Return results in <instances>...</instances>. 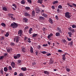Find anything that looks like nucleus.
<instances>
[{"instance_id": "obj_18", "label": "nucleus", "mask_w": 76, "mask_h": 76, "mask_svg": "<svg viewBox=\"0 0 76 76\" xmlns=\"http://www.w3.org/2000/svg\"><path fill=\"white\" fill-rule=\"evenodd\" d=\"M68 34L69 37H72V33H71V32H68Z\"/></svg>"}, {"instance_id": "obj_47", "label": "nucleus", "mask_w": 76, "mask_h": 76, "mask_svg": "<svg viewBox=\"0 0 76 76\" xmlns=\"http://www.w3.org/2000/svg\"><path fill=\"white\" fill-rule=\"evenodd\" d=\"M19 76H23V74L21 73L19 74Z\"/></svg>"}, {"instance_id": "obj_64", "label": "nucleus", "mask_w": 76, "mask_h": 76, "mask_svg": "<svg viewBox=\"0 0 76 76\" xmlns=\"http://www.w3.org/2000/svg\"><path fill=\"white\" fill-rule=\"evenodd\" d=\"M17 72H15V73H14V75H17Z\"/></svg>"}, {"instance_id": "obj_59", "label": "nucleus", "mask_w": 76, "mask_h": 76, "mask_svg": "<svg viewBox=\"0 0 76 76\" xmlns=\"http://www.w3.org/2000/svg\"><path fill=\"white\" fill-rule=\"evenodd\" d=\"M67 39L68 41H71L72 40V39H71V38H67Z\"/></svg>"}, {"instance_id": "obj_56", "label": "nucleus", "mask_w": 76, "mask_h": 76, "mask_svg": "<svg viewBox=\"0 0 76 76\" xmlns=\"http://www.w3.org/2000/svg\"><path fill=\"white\" fill-rule=\"evenodd\" d=\"M14 58H15V59H17V58H18L17 57V56L16 55L15 56H14Z\"/></svg>"}, {"instance_id": "obj_45", "label": "nucleus", "mask_w": 76, "mask_h": 76, "mask_svg": "<svg viewBox=\"0 0 76 76\" xmlns=\"http://www.w3.org/2000/svg\"><path fill=\"white\" fill-rule=\"evenodd\" d=\"M66 71H67V72H70V69L67 68L66 69Z\"/></svg>"}, {"instance_id": "obj_34", "label": "nucleus", "mask_w": 76, "mask_h": 76, "mask_svg": "<svg viewBox=\"0 0 76 76\" xmlns=\"http://www.w3.org/2000/svg\"><path fill=\"white\" fill-rule=\"evenodd\" d=\"M25 9L26 10H29V9H30V7H26Z\"/></svg>"}, {"instance_id": "obj_49", "label": "nucleus", "mask_w": 76, "mask_h": 76, "mask_svg": "<svg viewBox=\"0 0 76 76\" xmlns=\"http://www.w3.org/2000/svg\"><path fill=\"white\" fill-rule=\"evenodd\" d=\"M47 46H48V44H44L43 45V47H47Z\"/></svg>"}, {"instance_id": "obj_5", "label": "nucleus", "mask_w": 76, "mask_h": 76, "mask_svg": "<svg viewBox=\"0 0 76 76\" xmlns=\"http://www.w3.org/2000/svg\"><path fill=\"white\" fill-rule=\"evenodd\" d=\"M43 1V0H38L37 2L38 3H40V4H42Z\"/></svg>"}, {"instance_id": "obj_58", "label": "nucleus", "mask_w": 76, "mask_h": 76, "mask_svg": "<svg viewBox=\"0 0 76 76\" xmlns=\"http://www.w3.org/2000/svg\"><path fill=\"white\" fill-rule=\"evenodd\" d=\"M37 48L38 49H39V48H41V46H37Z\"/></svg>"}, {"instance_id": "obj_38", "label": "nucleus", "mask_w": 76, "mask_h": 76, "mask_svg": "<svg viewBox=\"0 0 76 76\" xmlns=\"http://www.w3.org/2000/svg\"><path fill=\"white\" fill-rule=\"evenodd\" d=\"M16 56L17 57V58H19L20 57V54H18Z\"/></svg>"}, {"instance_id": "obj_20", "label": "nucleus", "mask_w": 76, "mask_h": 76, "mask_svg": "<svg viewBox=\"0 0 76 76\" xmlns=\"http://www.w3.org/2000/svg\"><path fill=\"white\" fill-rule=\"evenodd\" d=\"M23 20H24L25 22H26V23L28 22V20L27 18H24L23 19Z\"/></svg>"}, {"instance_id": "obj_33", "label": "nucleus", "mask_w": 76, "mask_h": 76, "mask_svg": "<svg viewBox=\"0 0 76 76\" xmlns=\"http://www.w3.org/2000/svg\"><path fill=\"white\" fill-rule=\"evenodd\" d=\"M62 42H63V43H65V42H66V40L65 39H62Z\"/></svg>"}, {"instance_id": "obj_2", "label": "nucleus", "mask_w": 76, "mask_h": 76, "mask_svg": "<svg viewBox=\"0 0 76 76\" xmlns=\"http://www.w3.org/2000/svg\"><path fill=\"white\" fill-rule=\"evenodd\" d=\"M65 16L67 18H70V16L69 15V12H66L65 13Z\"/></svg>"}, {"instance_id": "obj_1", "label": "nucleus", "mask_w": 76, "mask_h": 76, "mask_svg": "<svg viewBox=\"0 0 76 76\" xmlns=\"http://www.w3.org/2000/svg\"><path fill=\"white\" fill-rule=\"evenodd\" d=\"M11 26L12 27H13V28H15L18 27V24L16 23L15 22H13V23L11 24Z\"/></svg>"}, {"instance_id": "obj_62", "label": "nucleus", "mask_w": 76, "mask_h": 76, "mask_svg": "<svg viewBox=\"0 0 76 76\" xmlns=\"http://www.w3.org/2000/svg\"><path fill=\"white\" fill-rule=\"evenodd\" d=\"M36 64V63L35 62H34L32 64V65L34 66V65H35Z\"/></svg>"}, {"instance_id": "obj_28", "label": "nucleus", "mask_w": 76, "mask_h": 76, "mask_svg": "<svg viewBox=\"0 0 76 76\" xmlns=\"http://www.w3.org/2000/svg\"><path fill=\"white\" fill-rule=\"evenodd\" d=\"M9 35V32H7L6 34H5V36L6 37H7Z\"/></svg>"}, {"instance_id": "obj_44", "label": "nucleus", "mask_w": 76, "mask_h": 76, "mask_svg": "<svg viewBox=\"0 0 76 76\" xmlns=\"http://www.w3.org/2000/svg\"><path fill=\"white\" fill-rule=\"evenodd\" d=\"M53 63V61H51L49 63V64H51Z\"/></svg>"}, {"instance_id": "obj_22", "label": "nucleus", "mask_w": 76, "mask_h": 76, "mask_svg": "<svg viewBox=\"0 0 76 76\" xmlns=\"http://www.w3.org/2000/svg\"><path fill=\"white\" fill-rule=\"evenodd\" d=\"M39 18L40 20H44L45 18L44 17L40 16L39 17Z\"/></svg>"}, {"instance_id": "obj_27", "label": "nucleus", "mask_w": 76, "mask_h": 76, "mask_svg": "<svg viewBox=\"0 0 76 76\" xmlns=\"http://www.w3.org/2000/svg\"><path fill=\"white\" fill-rule=\"evenodd\" d=\"M21 4H25V0H22L21 1Z\"/></svg>"}, {"instance_id": "obj_29", "label": "nucleus", "mask_w": 76, "mask_h": 76, "mask_svg": "<svg viewBox=\"0 0 76 76\" xmlns=\"http://www.w3.org/2000/svg\"><path fill=\"white\" fill-rule=\"evenodd\" d=\"M53 4H55L58 3V1H54L53 2Z\"/></svg>"}, {"instance_id": "obj_13", "label": "nucleus", "mask_w": 76, "mask_h": 76, "mask_svg": "<svg viewBox=\"0 0 76 76\" xmlns=\"http://www.w3.org/2000/svg\"><path fill=\"white\" fill-rule=\"evenodd\" d=\"M65 56V55H63L62 56V59L63 60H64V61H65V60H66V57Z\"/></svg>"}, {"instance_id": "obj_15", "label": "nucleus", "mask_w": 76, "mask_h": 76, "mask_svg": "<svg viewBox=\"0 0 76 76\" xmlns=\"http://www.w3.org/2000/svg\"><path fill=\"white\" fill-rule=\"evenodd\" d=\"M1 25L3 27H5L6 26V24L5 23H1Z\"/></svg>"}, {"instance_id": "obj_57", "label": "nucleus", "mask_w": 76, "mask_h": 76, "mask_svg": "<svg viewBox=\"0 0 76 76\" xmlns=\"http://www.w3.org/2000/svg\"><path fill=\"white\" fill-rule=\"evenodd\" d=\"M68 5H69V7H73V6L71 5H70L69 4H68Z\"/></svg>"}, {"instance_id": "obj_53", "label": "nucleus", "mask_w": 76, "mask_h": 76, "mask_svg": "<svg viewBox=\"0 0 76 76\" xmlns=\"http://www.w3.org/2000/svg\"><path fill=\"white\" fill-rule=\"evenodd\" d=\"M72 5L73 6H74V7H76V4L74 3L72 4Z\"/></svg>"}, {"instance_id": "obj_36", "label": "nucleus", "mask_w": 76, "mask_h": 76, "mask_svg": "<svg viewBox=\"0 0 76 76\" xmlns=\"http://www.w3.org/2000/svg\"><path fill=\"white\" fill-rule=\"evenodd\" d=\"M58 8H59V9H62V6H61V5H59L58 6Z\"/></svg>"}, {"instance_id": "obj_4", "label": "nucleus", "mask_w": 76, "mask_h": 76, "mask_svg": "<svg viewBox=\"0 0 76 76\" xmlns=\"http://www.w3.org/2000/svg\"><path fill=\"white\" fill-rule=\"evenodd\" d=\"M11 66H12V68H15V67L16 65L15 64V62H12L11 64Z\"/></svg>"}, {"instance_id": "obj_11", "label": "nucleus", "mask_w": 76, "mask_h": 76, "mask_svg": "<svg viewBox=\"0 0 76 76\" xmlns=\"http://www.w3.org/2000/svg\"><path fill=\"white\" fill-rule=\"evenodd\" d=\"M56 37H60V34L59 32H57L56 34Z\"/></svg>"}, {"instance_id": "obj_39", "label": "nucleus", "mask_w": 76, "mask_h": 76, "mask_svg": "<svg viewBox=\"0 0 76 76\" xmlns=\"http://www.w3.org/2000/svg\"><path fill=\"white\" fill-rule=\"evenodd\" d=\"M4 57V56H1L0 57V60H3Z\"/></svg>"}, {"instance_id": "obj_35", "label": "nucleus", "mask_w": 76, "mask_h": 76, "mask_svg": "<svg viewBox=\"0 0 76 76\" xmlns=\"http://www.w3.org/2000/svg\"><path fill=\"white\" fill-rule=\"evenodd\" d=\"M8 16H10V17H11L12 16H14V15H13V14H8Z\"/></svg>"}, {"instance_id": "obj_31", "label": "nucleus", "mask_w": 76, "mask_h": 76, "mask_svg": "<svg viewBox=\"0 0 76 76\" xmlns=\"http://www.w3.org/2000/svg\"><path fill=\"white\" fill-rule=\"evenodd\" d=\"M4 39V37H1L0 38V40H1V41H3Z\"/></svg>"}, {"instance_id": "obj_48", "label": "nucleus", "mask_w": 76, "mask_h": 76, "mask_svg": "<svg viewBox=\"0 0 76 76\" xmlns=\"http://www.w3.org/2000/svg\"><path fill=\"white\" fill-rule=\"evenodd\" d=\"M11 45H12V46H13V45H15V43L13 42H11L10 43Z\"/></svg>"}, {"instance_id": "obj_60", "label": "nucleus", "mask_w": 76, "mask_h": 76, "mask_svg": "<svg viewBox=\"0 0 76 76\" xmlns=\"http://www.w3.org/2000/svg\"><path fill=\"white\" fill-rule=\"evenodd\" d=\"M55 18H56V19H57V20H58V16H56L55 17Z\"/></svg>"}, {"instance_id": "obj_32", "label": "nucleus", "mask_w": 76, "mask_h": 76, "mask_svg": "<svg viewBox=\"0 0 76 76\" xmlns=\"http://www.w3.org/2000/svg\"><path fill=\"white\" fill-rule=\"evenodd\" d=\"M37 35H38L37 34H33L32 37H36L37 36Z\"/></svg>"}, {"instance_id": "obj_41", "label": "nucleus", "mask_w": 76, "mask_h": 76, "mask_svg": "<svg viewBox=\"0 0 76 76\" xmlns=\"http://www.w3.org/2000/svg\"><path fill=\"white\" fill-rule=\"evenodd\" d=\"M0 73L1 74H3V68H2L1 69V71H0Z\"/></svg>"}, {"instance_id": "obj_25", "label": "nucleus", "mask_w": 76, "mask_h": 76, "mask_svg": "<svg viewBox=\"0 0 76 76\" xmlns=\"http://www.w3.org/2000/svg\"><path fill=\"white\" fill-rule=\"evenodd\" d=\"M3 10L4 11H7V8L6 7H3L2 8Z\"/></svg>"}, {"instance_id": "obj_43", "label": "nucleus", "mask_w": 76, "mask_h": 76, "mask_svg": "<svg viewBox=\"0 0 76 76\" xmlns=\"http://www.w3.org/2000/svg\"><path fill=\"white\" fill-rule=\"evenodd\" d=\"M12 6L14 7L15 9H16V5L15 4H13L12 5Z\"/></svg>"}, {"instance_id": "obj_6", "label": "nucleus", "mask_w": 76, "mask_h": 76, "mask_svg": "<svg viewBox=\"0 0 76 76\" xmlns=\"http://www.w3.org/2000/svg\"><path fill=\"white\" fill-rule=\"evenodd\" d=\"M41 15L43 16V17H45V18H47V15L44 14V13H41Z\"/></svg>"}, {"instance_id": "obj_63", "label": "nucleus", "mask_w": 76, "mask_h": 76, "mask_svg": "<svg viewBox=\"0 0 76 76\" xmlns=\"http://www.w3.org/2000/svg\"><path fill=\"white\" fill-rule=\"evenodd\" d=\"M69 30H70V31H71L72 29V27H69Z\"/></svg>"}, {"instance_id": "obj_8", "label": "nucleus", "mask_w": 76, "mask_h": 76, "mask_svg": "<svg viewBox=\"0 0 76 76\" xmlns=\"http://www.w3.org/2000/svg\"><path fill=\"white\" fill-rule=\"evenodd\" d=\"M35 11L37 13H39V10L38 8H36Z\"/></svg>"}, {"instance_id": "obj_14", "label": "nucleus", "mask_w": 76, "mask_h": 76, "mask_svg": "<svg viewBox=\"0 0 76 76\" xmlns=\"http://www.w3.org/2000/svg\"><path fill=\"white\" fill-rule=\"evenodd\" d=\"M49 21L50 23H51L52 24H53V21L52 20V19H50V18H49Z\"/></svg>"}, {"instance_id": "obj_46", "label": "nucleus", "mask_w": 76, "mask_h": 76, "mask_svg": "<svg viewBox=\"0 0 76 76\" xmlns=\"http://www.w3.org/2000/svg\"><path fill=\"white\" fill-rule=\"evenodd\" d=\"M42 54H46V53H47V52L45 51H42Z\"/></svg>"}, {"instance_id": "obj_61", "label": "nucleus", "mask_w": 76, "mask_h": 76, "mask_svg": "<svg viewBox=\"0 0 76 76\" xmlns=\"http://www.w3.org/2000/svg\"><path fill=\"white\" fill-rule=\"evenodd\" d=\"M57 12H60V9H59V8H57Z\"/></svg>"}, {"instance_id": "obj_26", "label": "nucleus", "mask_w": 76, "mask_h": 76, "mask_svg": "<svg viewBox=\"0 0 76 76\" xmlns=\"http://www.w3.org/2000/svg\"><path fill=\"white\" fill-rule=\"evenodd\" d=\"M18 64L20 66V64H21V61L20 60H18Z\"/></svg>"}, {"instance_id": "obj_54", "label": "nucleus", "mask_w": 76, "mask_h": 76, "mask_svg": "<svg viewBox=\"0 0 76 76\" xmlns=\"http://www.w3.org/2000/svg\"><path fill=\"white\" fill-rule=\"evenodd\" d=\"M58 51L59 53H61V52H62V50H58Z\"/></svg>"}, {"instance_id": "obj_24", "label": "nucleus", "mask_w": 76, "mask_h": 76, "mask_svg": "<svg viewBox=\"0 0 76 76\" xmlns=\"http://www.w3.org/2000/svg\"><path fill=\"white\" fill-rule=\"evenodd\" d=\"M8 69L9 70H12V68L10 66H9L8 67Z\"/></svg>"}, {"instance_id": "obj_10", "label": "nucleus", "mask_w": 76, "mask_h": 76, "mask_svg": "<svg viewBox=\"0 0 76 76\" xmlns=\"http://www.w3.org/2000/svg\"><path fill=\"white\" fill-rule=\"evenodd\" d=\"M53 35V34H50L48 35V39H50L51 37H52Z\"/></svg>"}, {"instance_id": "obj_3", "label": "nucleus", "mask_w": 76, "mask_h": 76, "mask_svg": "<svg viewBox=\"0 0 76 76\" xmlns=\"http://www.w3.org/2000/svg\"><path fill=\"white\" fill-rule=\"evenodd\" d=\"M18 34L20 35V36L21 37L22 35V30H20L18 31Z\"/></svg>"}, {"instance_id": "obj_40", "label": "nucleus", "mask_w": 76, "mask_h": 76, "mask_svg": "<svg viewBox=\"0 0 76 76\" xmlns=\"http://www.w3.org/2000/svg\"><path fill=\"white\" fill-rule=\"evenodd\" d=\"M30 40L31 39H30V38H28V42H29V43H31V41H30Z\"/></svg>"}, {"instance_id": "obj_30", "label": "nucleus", "mask_w": 76, "mask_h": 76, "mask_svg": "<svg viewBox=\"0 0 76 76\" xmlns=\"http://www.w3.org/2000/svg\"><path fill=\"white\" fill-rule=\"evenodd\" d=\"M12 51V49H7V51L8 53H10V51Z\"/></svg>"}, {"instance_id": "obj_55", "label": "nucleus", "mask_w": 76, "mask_h": 76, "mask_svg": "<svg viewBox=\"0 0 76 76\" xmlns=\"http://www.w3.org/2000/svg\"><path fill=\"white\" fill-rule=\"evenodd\" d=\"M71 31H72V32H75V30L73 29H72L71 30Z\"/></svg>"}, {"instance_id": "obj_37", "label": "nucleus", "mask_w": 76, "mask_h": 76, "mask_svg": "<svg viewBox=\"0 0 76 76\" xmlns=\"http://www.w3.org/2000/svg\"><path fill=\"white\" fill-rule=\"evenodd\" d=\"M57 29L58 32H61V29H60V28L58 27L57 28Z\"/></svg>"}, {"instance_id": "obj_42", "label": "nucleus", "mask_w": 76, "mask_h": 76, "mask_svg": "<svg viewBox=\"0 0 76 76\" xmlns=\"http://www.w3.org/2000/svg\"><path fill=\"white\" fill-rule=\"evenodd\" d=\"M72 27L73 28H76V25H73Z\"/></svg>"}, {"instance_id": "obj_7", "label": "nucleus", "mask_w": 76, "mask_h": 76, "mask_svg": "<svg viewBox=\"0 0 76 76\" xmlns=\"http://www.w3.org/2000/svg\"><path fill=\"white\" fill-rule=\"evenodd\" d=\"M24 16H30L31 15L27 12H25L24 13Z\"/></svg>"}, {"instance_id": "obj_9", "label": "nucleus", "mask_w": 76, "mask_h": 76, "mask_svg": "<svg viewBox=\"0 0 76 76\" xmlns=\"http://www.w3.org/2000/svg\"><path fill=\"white\" fill-rule=\"evenodd\" d=\"M35 11H33L32 12V17H34L35 16Z\"/></svg>"}, {"instance_id": "obj_19", "label": "nucleus", "mask_w": 76, "mask_h": 76, "mask_svg": "<svg viewBox=\"0 0 76 76\" xmlns=\"http://www.w3.org/2000/svg\"><path fill=\"white\" fill-rule=\"evenodd\" d=\"M30 51L31 53H34V51H33V48L31 47L30 48Z\"/></svg>"}, {"instance_id": "obj_16", "label": "nucleus", "mask_w": 76, "mask_h": 76, "mask_svg": "<svg viewBox=\"0 0 76 76\" xmlns=\"http://www.w3.org/2000/svg\"><path fill=\"white\" fill-rule=\"evenodd\" d=\"M21 69L22 70H23V71H26V68H23V67H22L21 68Z\"/></svg>"}, {"instance_id": "obj_12", "label": "nucleus", "mask_w": 76, "mask_h": 76, "mask_svg": "<svg viewBox=\"0 0 76 76\" xmlns=\"http://www.w3.org/2000/svg\"><path fill=\"white\" fill-rule=\"evenodd\" d=\"M44 73L45 75H48L49 74V72L47 71H44Z\"/></svg>"}, {"instance_id": "obj_51", "label": "nucleus", "mask_w": 76, "mask_h": 76, "mask_svg": "<svg viewBox=\"0 0 76 76\" xmlns=\"http://www.w3.org/2000/svg\"><path fill=\"white\" fill-rule=\"evenodd\" d=\"M46 30H47V28H43V31H46Z\"/></svg>"}, {"instance_id": "obj_50", "label": "nucleus", "mask_w": 76, "mask_h": 76, "mask_svg": "<svg viewBox=\"0 0 76 76\" xmlns=\"http://www.w3.org/2000/svg\"><path fill=\"white\" fill-rule=\"evenodd\" d=\"M28 2L29 3H32V1H31V0H28Z\"/></svg>"}, {"instance_id": "obj_52", "label": "nucleus", "mask_w": 76, "mask_h": 76, "mask_svg": "<svg viewBox=\"0 0 76 76\" xmlns=\"http://www.w3.org/2000/svg\"><path fill=\"white\" fill-rule=\"evenodd\" d=\"M51 8L53 10H54L55 9V7L54 6H52Z\"/></svg>"}, {"instance_id": "obj_17", "label": "nucleus", "mask_w": 76, "mask_h": 76, "mask_svg": "<svg viewBox=\"0 0 76 76\" xmlns=\"http://www.w3.org/2000/svg\"><path fill=\"white\" fill-rule=\"evenodd\" d=\"M19 37H17L16 38V42H19Z\"/></svg>"}, {"instance_id": "obj_23", "label": "nucleus", "mask_w": 76, "mask_h": 76, "mask_svg": "<svg viewBox=\"0 0 76 76\" xmlns=\"http://www.w3.org/2000/svg\"><path fill=\"white\" fill-rule=\"evenodd\" d=\"M4 72H7V70H8V69H7V68L6 67H5L4 68Z\"/></svg>"}, {"instance_id": "obj_21", "label": "nucleus", "mask_w": 76, "mask_h": 76, "mask_svg": "<svg viewBox=\"0 0 76 76\" xmlns=\"http://www.w3.org/2000/svg\"><path fill=\"white\" fill-rule=\"evenodd\" d=\"M22 51L23 52V53H25L26 52V49L25 48H23L22 50Z\"/></svg>"}]
</instances>
